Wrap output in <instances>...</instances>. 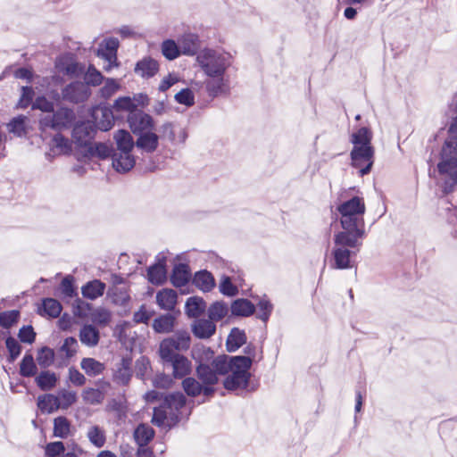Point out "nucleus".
Wrapping results in <instances>:
<instances>
[{"label":"nucleus","instance_id":"obj_64","mask_svg":"<svg viewBox=\"0 0 457 457\" xmlns=\"http://www.w3.org/2000/svg\"><path fill=\"white\" fill-rule=\"evenodd\" d=\"M113 107L117 110V111H129V112H134L133 109H135L136 105L133 102V100L129 97V96H123V97H120L118 98L115 102H114V105Z\"/></svg>","mask_w":457,"mask_h":457},{"label":"nucleus","instance_id":"obj_30","mask_svg":"<svg viewBox=\"0 0 457 457\" xmlns=\"http://www.w3.org/2000/svg\"><path fill=\"white\" fill-rule=\"evenodd\" d=\"M113 138L117 145V151H132L136 145L130 133L125 129H119L115 132Z\"/></svg>","mask_w":457,"mask_h":457},{"label":"nucleus","instance_id":"obj_22","mask_svg":"<svg viewBox=\"0 0 457 457\" xmlns=\"http://www.w3.org/2000/svg\"><path fill=\"white\" fill-rule=\"evenodd\" d=\"M185 392L190 396L199 395L201 393L205 396L213 394L214 389L211 386H203L198 381L193 378H187L182 382Z\"/></svg>","mask_w":457,"mask_h":457},{"label":"nucleus","instance_id":"obj_26","mask_svg":"<svg viewBox=\"0 0 457 457\" xmlns=\"http://www.w3.org/2000/svg\"><path fill=\"white\" fill-rule=\"evenodd\" d=\"M231 313L234 316L248 317L254 313L255 306L247 299L240 298L231 303Z\"/></svg>","mask_w":457,"mask_h":457},{"label":"nucleus","instance_id":"obj_17","mask_svg":"<svg viewBox=\"0 0 457 457\" xmlns=\"http://www.w3.org/2000/svg\"><path fill=\"white\" fill-rule=\"evenodd\" d=\"M30 120L26 115H18L11 119L6 124L7 130L10 134H12L17 137H26L30 129Z\"/></svg>","mask_w":457,"mask_h":457},{"label":"nucleus","instance_id":"obj_35","mask_svg":"<svg viewBox=\"0 0 457 457\" xmlns=\"http://www.w3.org/2000/svg\"><path fill=\"white\" fill-rule=\"evenodd\" d=\"M245 340L246 337L243 330L237 328H232L226 343L228 351L230 353L237 351L245 343Z\"/></svg>","mask_w":457,"mask_h":457},{"label":"nucleus","instance_id":"obj_31","mask_svg":"<svg viewBox=\"0 0 457 457\" xmlns=\"http://www.w3.org/2000/svg\"><path fill=\"white\" fill-rule=\"evenodd\" d=\"M194 283L196 287L204 292H210L215 287V279L212 273L207 270L196 272Z\"/></svg>","mask_w":457,"mask_h":457},{"label":"nucleus","instance_id":"obj_53","mask_svg":"<svg viewBox=\"0 0 457 457\" xmlns=\"http://www.w3.org/2000/svg\"><path fill=\"white\" fill-rule=\"evenodd\" d=\"M257 318L266 323L273 311L272 303L267 298H262L257 303Z\"/></svg>","mask_w":457,"mask_h":457},{"label":"nucleus","instance_id":"obj_47","mask_svg":"<svg viewBox=\"0 0 457 457\" xmlns=\"http://www.w3.org/2000/svg\"><path fill=\"white\" fill-rule=\"evenodd\" d=\"M57 398V403L59 405V409L67 410L77 401V394L73 391H69L66 389H62L59 391L58 395H55Z\"/></svg>","mask_w":457,"mask_h":457},{"label":"nucleus","instance_id":"obj_62","mask_svg":"<svg viewBox=\"0 0 457 457\" xmlns=\"http://www.w3.org/2000/svg\"><path fill=\"white\" fill-rule=\"evenodd\" d=\"M89 150L92 154L98 156L101 159H105L111 154V148L104 143H95L90 145Z\"/></svg>","mask_w":457,"mask_h":457},{"label":"nucleus","instance_id":"obj_50","mask_svg":"<svg viewBox=\"0 0 457 457\" xmlns=\"http://www.w3.org/2000/svg\"><path fill=\"white\" fill-rule=\"evenodd\" d=\"M84 79V84H86L88 87L89 86L96 87L103 82L104 76L94 65H89L85 73Z\"/></svg>","mask_w":457,"mask_h":457},{"label":"nucleus","instance_id":"obj_16","mask_svg":"<svg viewBox=\"0 0 457 457\" xmlns=\"http://www.w3.org/2000/svg\"><path fill=\"white\" fill-rule=\"evenodd\" d=\"M131 377V359L122 358L120 362L115 365L112 380L118 385L127 386Z\"/></svg>","mask_w":457,"mask_h":457},{"label":"nucleus","instance_id":"obj_54","mask_svg":"<svg viewBox=\"0 0 457 457\" xmlns=\"http://www.w3.org/2000/svg\"><path fill=\"white\" fill-rule=\"evenodd\" d=\"M52 143L53 147L55 148L59 154H69L71 151V142L62 134H56L53 137Z\"/></svg>","mask_w":457,"mask_h":457},{"label":"nucleus","instance_id":"obj_56","mask_svg":"<svg viewBox=\"0 0 457 457\" xmlns=\"http://www.w3.org/2000/svg\"><path fill=\"white\" fill-rule=\"evenodd\" d=\"M20 312L18 311H8L0 312V326L5 328H11L18 321Z\"/></svg>","mask_w":457,"mask_h":457},{"label":"nucleus","instance_id":"obj_4","mask_svg":"<svg viewBox=\"0 0 457 457\" xmlns=\"http://www.w3.org/2000/svg\"><path fill=\"white\" fill-rule=\"evenodd\" d=\"M372 132L366 127L360 128L351 136L353 147L351 151L353 167L359 169L361 176L370 173L374 162V148L371 145Z\"/></svg>","mask_w":457,"mask_h":457},{"label":"nucleus","instance_id":"obj_8","mask_svg":"<svg viewBox=\"0 0 457 457\" xmlns=\"http://www.w3.org/2000/svg\"><path fill=\"white\" fill-rule=\"evenodd\" d=\"M119 40L115 37H109L100 43L97 49V56L104 59L107 63L104 66L105 71H110L113 67H118L117 51Z\"/></svg>","mask_w":457,"mask_h":457},{"label":"nucleus","instance_id":"obj_10","mask_svg":"<svg viewBox=\"0 0 457 457\" xmlns=\"http://www.w3.org/2000/svg\"><path fill=\"white\" fill-rule=\"evenodd\" d=\"M165 365L172 368V375L175 378H182L192 370L191 361L184 355H170V357L160 356Z\"/></svg>","mask_w":457,"mask_h":457},{"label":"nucleus","instance_id":"obj_61","mask_svg":"<svg viewBox=\"0 0 457 457\" xmlns=\"http://www.w3.org/2000/svg\"><path fill=\"white\" fill-rule=\"evenodd\" d=\"M219 288L221 294L228 296H234L238 293L237 287L233 285L230 278L226 276L222 278Z\"/></svg>","mask_w":457,"mask_h":457},{"label":"nucleus","instance_id":"obj_45","mask_svg":"<svg viewBox=\"0 0 457 457\" xmlns=\"http://www.w3.org/2000/svg\"><path fill=\"white\" fill-rule=\"evenodd\" d=\"M112 317V312L104 307H97L91 313L92 321L101 327L109 325Z\"/></svg>","mask_w":457,"mask_h":457},{"label":"nucleus","instance_id":"obj_55","mask_svg":"<svg viewBox=\"0 0 457 457\" xmlns=\"http://www.w3.org/2000/svg\"><path fill=\"white\" fill-rule=\"evenodd\" d=\"M54 359V351L48 347H43L38 352L37 361L39 366L43 368H47L53 364Z\"/></svg>","mask_w":457,"mask_h":457},{"label":"nucleus","instance_id":"obj_41","mask_svg":"<svg viewBox=\"0 0 457 457\" xmlns=\"http://www.w3.org/2000/svg\"><path fill=\"white\" fill-rule=\"evenodd\" d=\"M154 436V429L145 424H140L134 432V438L140 447L145 446Z\"/></svg>","mask_w":457,"mask_h":457},{"label":"nucleus","instance_id":"obj_3","mask_svg":"<svg viewBox=\"0 0 457 457\" xmlns=\"http://www.w3.org/2000/svg\"><path fill=\"white\" fill-rule=\"evenodd\" d=\"M342 230L338 233L365 237V203L363 198L353 196L343 202L337 208Z\"/></svg>","mask_w":457,"mask_h":457},{"label":"nucleus","instance_id":"obj_46","mask_svg":"<svg viewBox=\"0 0 457 457\" xmlns=\"http://www.w3.org/2000/svg\"><path fill=\"white\" fill-rule=\"evenodd\" d=\"M228 312V307L223 302H215L208 308V317L213 322L222 320Z\"/></svg>","mask_w":457,"mask_h":457},{"label":"nucleus","instance_id":"obj_40","mask_svg":"<svg viewBox=\"0 0 457 457\" xmlns=\"http://www.w3.org/2000/svg\"><path fill=\"white\" fill-rule=\"evenodd\" d=\"M57 398L54 395L46 394L37 397V407L45 413H53L59 410Z\"/></svg>","mask_w":457,"mask_h":457},{"label":"nucleus","instance_id":"obj_5","mask_svg":"<svg viewBox=\"0 0 457 457\" xmlns=\"http://www.w3.org/2000/svg\"><path fill=\"white\" fill-rule=\"evenodd\" d=\"M451 138L445 142L437 169L445 179V190L451 191L457 184V121L449 128Z\"/></svg>","mask_w":457,"mask_h":457},{"label":"nucleus","instance_id":"obj_49","mask_svg":"<svg viewBox=\"0 0 457 457\" xmlns=\"http://www.w3.org/2000/svg\"><path fill=\"white\" fill-rule=\"evenodd\" d=\"M20 373L22 377L29 378L37 373V365L31 354H25L20 365Z\"/></svg>","mask_w":457,"mask_h":457},{"label":"nucleus","instance_id":"obj_12","mask_svg":"<svg viewBox=\"0 0 457 457\" xmlns=\"http://www.w3.org/2000/svg\"><path fill=\"white\" fill-rule=\"evenodd\" d=\"M96 385L99 388L87 387L82 391L81 397L87 404L97 405L102 403L105 398V389L111 386L110 382L104 379L97 380Z\"/></svg>","mask_w":457,"mask_h":457},{"label":"nucleus","instance_id":"obj_18","mask_svg":"<svg viewBox=\"0 0 457 457\" xmlns=\"http://www.w3.org/2000/svg\"><path fill=\"white\" fill-rule=\"evenodd\" d=\"M161 138L168 140L172 144H183L185 143L187 134L185 129H179L177 130L171 123H165L161 127Z\"/></svg>","mask_w":457,"mask_h":457},{"label":"nucleus","instance_id":"obj_44","mask_svg":"<svg viewBox=\"0 0 457 457\" xmlns=\"http://www.w3.org/2000/svg\"><path fill=\"white\" fill-rule=\"evenodd\" d=\"M161 50L163 56L170 61L175 60L181 54L179 42L177 43L173 39L164 40L162 43Z\"/></svg>","mask_w":457,"mask_h":457},{"label":"nucleus","instance_id":"obj_63","mask_svg":"<svg viewBox=\"0 0 457 457\" xmlns=\"http://www.w3.org/2000/svg\"><path fill=\"white\" fill-rule=\"evenodd\" d=\"M33 109H38L46 113L54 112V103L47 100L45 96L37 97L33 103Z\"/></svg>","mask_w":457,"mask_h":457},{"label":"nucleus","instance_id":"obj_23","mask_svg":"<svg viewBox=\"0 0 457 457\" xmlns=\"http://www.w3.org/2000/svg\"><path fill=\"white\" fill-rule=\"evenodd\" d=\"M100 339L99 330L93 325H84L79 330L80 342L88 346L95 347Z\"/></svg>","mask_w":457,"mask_h":457},{"label":"nucleus","instance_id":"obj_20","mask_svg":"<svg viewBox=\"0 0 457 457\" xmlns=\"http://www.w3.org/2000/svg\"><path fill=\"white\" fill-rule=\"evenodd\" d=\"M192 331L198 338H209L215 333L216 325L210 319H200L194 322Z\"/></svg>","mask_w":457,"mask_h":457},{"label":"nucleus","instance_id":"obj_7","mask_svg":"<svg viewBox=\"0 0 457 457\" xmlns=\"http://www.w3.org/2000/svg\"><path fill=\"white\" fill-rule=\"evenodd\" d=\"M190 335L186 330L176 332L172 337L163 339L159 347L160 356L170 357L190 347Z\"/></svg>","mask_w":457,"mask_h":457},{"label":"nucleus","instance_id":"obj_1","mask_svg":"<svg viewBox=\"0 0 457 457\" xmlns=\"http://www.w3.org/2000/svg\"><path fill=\"white\" fill-rule=\"evenodd\" d=\"M196 62L207 77L205 89L211 97L228 93L227 71L232 64V56L228 53L205 48L197 54Z\"/></svg>","mask_w":457,"mask_h":457},{"label":"nucleus","instance_id":"obj_48","mask_svg":"<svg viewBox=\"0 0 457 457\" xmlns=\"http://www.w3.org/2000/svg\"><path fill=\"white\" fill-rule=\"evenodd\" d=\"M87 436L90 443L98 448L105 444L104 430L99 426L96 425L89 428Z\"/></svg>","mask_w":457,"mask_h":457},{"label":"nucleus","instance_id":"obj_36","mask_svg":"<svg viewBox=\"0 0 457 457\" xmlns=\"http://www.w3.org/2000/svg\"><path fill=\"white\" fill-rule=\"evenodd\" d=\"M35 380L41 390L49 391L55 387L58 378L54 372L46 370L40 372Z\"/></svg>","mask_w":457,"mask_h":457},{"label":"nucleus","instance_id":"obj_15","mask_svg":"<svg viewBox=\"0 0 457 457\" xmlns=\"http://www.w3.org/2000/svg\"><path fill=\"white\" fill-rule=\"evenodd\" d=\"M96 129L90 121L77 124L72 130V137L79 145H87L94 138Z\"/></svg>","mask_w":457,"mask_h":457},{"label":"nucleus","instance_id":"obj_14","mask_svg":"<svg viewBox=\"0 0 457 457\" xmlns=\"http://www.w3.org/2000/svg\"><path fill=\"white\" fill-rule=\"evenodd\" d=\"M181 54L187 56L197 55L200 48V39L198 35L191 32L184 33L178 38Z\"/></svg>","mask_w":457,"mask_h":457},{"label":"nucleus","instance_id":"obj_43","mask_svg":"<svg viewBox=\"0 0 457 457\" xmlns=\"http://www.w3.org/2000/svg\"><path fill=\"white\" fill-rule=\"evenodd\" d=\"M148 280L154 285H161L166 279V270L162 263L152 265L147 270Z\"/></svg>","mask_w":457,"mask_h":457},{"label":"nucleus","instance_id":"obj_39","mask_svg":"<svg viewBox=\"0 0 457 457\" xmlns=\"http://www.w3.org/2000/svg\"><path fill=\"white\" fill-rule=\"evenodd\" d=\"M189 278L190 273L188 267L186 264L180 263L174 267L171 275V282L175 287H180L185 286L188 282Z\"/></svg>","mask_w":457,"mask_h":457},{"label":"nucleus","instance_id":"obj_11","mask_svg":"<svg viewBox=\"0 0 457 457\" xmlns=\"http://www.w3.org/2000/svg\"><path fill=\"white\" fill-rule=\"evenodd\" d=\"M128 122L129 128L136 135L149 131L154 127L152 117L140 111L129 112Z\"/></svg>","mask_w":457,"mask_h":457},{"label":"nucleus","instance_id":"obj_58","mask_svg":"<svg viewBox=\"0 0 457 457\" xmlns=\"http://www.w3.org/2000/svg\"><path fill=\"white\" fill-rule=\"evenodd\" d=\"M167 409L168 407L163 403L159 407L154 408V414L152 418V423L157 427L165 425L167 420Z\"/></svg>","mask_w":457,"mask_h":457},{"label":"nucleus","instance_id":"obj_6","mask_svg":"<svg viewBox=\"0 0 457 457\" xmlns=\"http://www.w3.org/2000/svg\"><path fill=\"white\" fill-rule=\"evenodd\" d=\"M362 238L353 235L336 233L334 236L335 245L332 250L334 258L332 268L337 270L352 268V258L360 251Z\"/></svg>","mask_w":457,"mask_h":457},{"label":"nucleus","instance_id":"obj_34","mask_svg":"<svg viewBox=\"0 0 457 457\" xmlns=\"http://www.w3.org/2000/svg\"><path fill=\"white\" fill-rule=\"evenodd\" d=\"M71 433V423L64 416L54 419V436L62 439L67 438Z\"/></svg>","mask_w":457,"mask_h":457},{"label":"nucleus","instance_id":"obj_27","mask_svg":"<svg viewBox=\"0 0 457 457\" xmlns=\"http://www.w3.org/2000/svg\"><path fill=\"white\" fill-rule=\"evenodd\" d=\"M185 309L188 317L197 318L204 312L206 303L201 297L191 296L187 300Z\"/></svg>","mask_w":457,"mask_h":457},{"label":"nucleus","instance_id":"obj_9","mask_svg":"<svg viewBox=\"0 0 457 457\" xmlns=\"http://www.w3.org/2000/svg\"><path fill=\"white\" fill-rule=\"evenodd\" d=\"M90 95V88L86 84L79 81L71 82L62 90L63 100L73 104L87 101Z\"/></svg>","mask_w":457,"mask_h":457},{"label":"nucleus","instance_id":"obj_24","mask_svg":"<svg viewBox=\"0 0 457 457\" xmlns=\"http://www.w3.org/2000/svg\"><path fill=\"white\" fill-rule=\"evenodd\" d=\"M107 296L113 304L122 307H127L130 301L128 288L125 287H110L107 291Z\"/></svg>","mask_w":457,"mask_h":457},{"label":"nucleus","instance_id":"obj_37","mask_svg":"<svg viewBox=\"0 0 457 457\" xmlns=\"http://www.w3.org/2000/svg\"><path fill=\"white\" fill-rule=\"evenodd\" d=\"M62 304L54 298H46L43 300L42 307L38 309L40 315H46L50 318H56L62 312Z\"/></svg>","mask_w":457,"mask_h":457},{"label":"nucleus","instance_id":"obj_29","mask_svg":"<svg viewBox=\"0 0 457 457\" xmlns=\"http://www.w3.org/2000/svg\"><path fill=\"white\" fill-rule=\"evenodd\" d=\"M80 367L88 377L101 375L105 370L104 363L90 357L83 358L80 361Z\"/></svg>","mask_w":457,"mask_h":457},{"label":"nucleus","instance_id":"obj_33","mask_svg":"<svg viewBox=\"0 0 457 457\" xmlns=\"http://www.w3.org/2000/svg\"><path fill=\"white\" fill-rule=\"evenodd\" d=\"M158 67L156 61L145 58L137 63L135 72L143 78H150L157 72Z\"/></svg>","mask_w":457,"mask_h":457},{"label":"nucleus","instance_id":"obj_32","mask_svg":"<svg viewBox=\"0 0 457 457\" xmlns=\"http://www.w3.org/2000/svg\"><path fill=\"white\" fill-rule=\"evenodd\" d=\"M199 379L205 385L211 386L218 382V376L212 366L200 363L196 369Z\"/></svg>","mask_w":457,"mask_h":457},{"label":"nucleus","instance_id":"obj_51","mask_svg":"<svg viewBox=\"0 0 457 457\" xmlns=\"http://www.w3.org/2000/svg\"><path fill=\"white\" fill-rule=\"evenodd\" d=\"M169 409L179 411L186 404V397L182 393H173L167 395L163 403Z\"/></svg>","mask_w":457,"mask_h":457},{"label":"nucleus","instance_id":"obj_13","mask_svg":"<svg viewBox=\"0 0 457 457\" xmlns=\"http://www.w3.org/2000/svg\"><path fill=\"white\" fill-rule=\"evenodd\" d=\"M112 160L113 169L120 173L129 171L136 164L131 151H117L112 154Z\"/></svg>","mask_w":457,"mask_h":457},{"label":"nucleus","instance_id":"obj_19","mask_svg":"<svg viewBox=\"0 0 457 457\" xmlns=\"http://www.w3.org/2000/svg\"><path fill=\"white\" fill-rule=\"evenodd\" d=\"M159 136L151 130L141 133L136 141V146L146 153H153L158 147Z\"/></svg>","mask_w":457,"mask_h":457},{"label":"nucleus","instance_id":"obj_59","mask_svg":"<svg viewBox=\"0 0 457 457\" xmlns=\"http://www.w3.org/2000/svg\"><path fill=\"white\" fill-rule=\"evenodd\" d=\"M175 100L180 104L187 106H192L195 104V96L191 89L184 88L181 89L175 95Z\"/></svg>","mask_w":457,"mask_h":457},{"label":"nucleus","instance_id":"obj_57","mask_svg":"<svg viewBox=\"0 0 457 457\" xmlns=\"http://www.w3.org/2000/svg\"><path fill=\"white\" fill-rule=\"evenodd\" d=\"M64 451V444L62 441H55L46 445L45 454L47 457H59L61 454L63 455Z\"/></svg>","mask_w":457,"mask_h":457},{"label":"nucleus","instance_id":"obj_38","mask_svg":"<svg viewBox=\"0 0 457 457\" xmlns=\"http://www.w3.org/2000/svg\"><path fill=\"white\" fill-rule=\"evenodd\" d=\"M53 114L58 129L70 126L75 119L74 112L70 108H60Z\"/></svg>","mask_w":457,"mask_h":457},{"label":"nucleus","instance_id":"obj_25","mask_svg":"<svg viewBox=\"0 0 457 457\" xmlns=\"http://www.w3.org/2000/svg\"><path fill=\"white\" fill-rule=\"evenodd\" d=\"M177 297L175 290L165 288L157 293L156 302L162 309L171 311L176 305Z\"/></svg>","mask_w":457,"mask_h":457},{"label":"nucleus","instance_id":"obj_42","mask_svg":"<svg viewBox=\"0 0 457 457\" xmlns=\"http://www.w3.org/2000/svg\"><path fill=\"white\" fill-rule=\"evenodd\" d=\"M174 317L171 314L162 315L153 322V328L157 333H169L174 328Z\"/></svg>","mask_w":457,"mask_h":457},{"label":"nucleus","instance_id":"obj_60","mask_svg":"<svg viewBox=\"0 0 457 457\" xmlns=\"http://www.w3.org/2000/svg\"><path fill=\"white\" fill-rule=\"evenodd\" d=\"M5 345L9 352V361L12 362L20 355L21 347L19 342L12 337L6 338Z\"/></svg>","mask_w":457,"mask_h":457},{"label":"nucleus","instance_id":"obj_52","mask_svg":"<svg viewBox=\"0 0 457 457\" xmlns=\"http://www.w3.org/2000/svg\"><path fill=\"white\" fill-rule=\"evenodd\" d=\"M120 83L114 79H106L104 85L99 89V95L104 99H108L113 96L119 89Z\"/></svg>","mask_w":457,"mask_h":457},{"label":"nucleus","instance_id":"obj_21","mask_svg":"<svg viewBox=\"0 0 457 457\" xmlns=\"http://www.w3.org/2000/svg\"><path fill=\"white\" fill-rule=\"evenodd\" d=\"M106 286L99 279L88 281L81 287L83 297L89 300H96L104 294Z\"/></svg>","mask_w":457,"mask_h":457},{"label":"nucleus","instance_id":"obj_28","mask_svg":"<svg viewBox=\"0 0 457 457\" xmlns=\"http://www.w3.org/2000/svg\"><path fill=\"white\" fill-rule=\"evenodd\" d=\"M94 118L96 127L102 131H108L113 126V114L109 109H100L95 112Z\"/></svg>","mask_w":457,"mask_h":457},{"label":"nucleus","instance_id":"obj_2","mask_svg":"<svg viewBox=\"0 0 457 457\" xmlns=\"http://www.w3.org/2000/svg\"><path fill=\"white\" fill-rule=\"evenodd\" d=\"M251 365L252 359L249 356L220 355L212 362L217 376L229 373L223 382L224 387L228 390L245 388L247 386Z\"/></svg>","mask_w":457,"mask_h":457}]
</instances>
